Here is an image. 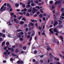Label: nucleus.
Segmentation results:
<instances>
[{"label": "nucleus", "instance_id": "aec40b11", "mask_svg": "<svg viewBox=\"0 0 64 64\" xmlns=\"http://www.w3.org/2000/svg\"><path fill=\"white\" fill-rule=\"evenodd\" d=\"M58 22H59V24H61L62 23V22L61 20H58Z\"/></svg>", "mask_w": 64, "mask_h": 64}, {"label": "nucleus", "instance_id": "bf43d9fd", "mask_svg": "<svg viewBox=\"0 0 64 64\" xmlns=\"http://www.w3.org/2000/svg\"><path fill=\"white\" fill-rule=\"evenodd\" d=\"M35 40H37V37L36 36L35 37Z\"/></svg>", "mask_w": 64, "mask_h": 64}, {"label": "nucleus", "instance_id": "052dcab7", "mask_svg": "<svg viewBox=\"0 0 64 64\" xmlns=\"http://www.w3.org/2000/svg\"><path fill=\"white\" fill-rule=\"evenodd\" d=\"M55 10H54L53 11V12L54 14L55 13Z\"/></svg>", "mask_w": 64, "mask_h": 64}, {"label": "nucleus", "instance_id": "1a4fd4ad", "mask_svg": "<svg viewBox=\"0 0 64 64\" xmlns=\"http://www.w3.org/2000/svg\"><path fill=\"white\" fill-rule=\"evenodd\" d=\"M49 55L50 57L51 58H53V56H52L51 53H50Z\"/></svg>", "mask_w": 64, "mask_h": 64}, {"label": "nucleus", "instance_id": "a19ab883", "mask_svg": "<svg viewBox=\"0 0 64 64\" xmlns=\"http://www.w3.org/2000/svg\"><path fill=\"white\" fill-rule=\"evenodd\" d=\"M39 17L40 18H41L42 17V14H40L39 16Z\"/></svg>", "mask_w": 64, "mask_h": 64}, {"label": "nucleus", "instance_id": "5701e85b", "mask_svg": "<svg viewBox=\"0 0 64 64\" xmlns=\"http://www.w3.org/2000/svg\"><path fill=\"white\" fill-rule=\"evenodd\" d=\"M30 21H31V22H34L35 21H36V20H34L33 19H32Z\"/></svg>", "mask_w": 64, "mask_h": 64}, {"label": "nucleus", "instance_id": "2f4dec72", "mask_svg": "<svg viewBox=\"0 0 64 64\" xmlns=\"http://www.w3.org/2000/svg\"><path fill=\"white\" fill-rule=\"evenodd\" d=\"M12 55L13 56H16L17 55L16 54H12Z\"/></svg>", "mask_w": 64, "mask_h": 64}, {"label": "nucleus", "instance_id": "4468645a", "mask_svg": "<svg viewBox=\"0 0 64 64\" xmlns=\"http://www.w3.org/2000/svg\"><path fill=\"white\" fill-rule=\"evenodd\" d=\"M26 16H30V14L28 12H27L26 14Z\"/></svg>", "mask_w": 64, "mask_h": 64}, {"label": "nucleus", "instance_id": "09e8293b", "mask_svg": "<svg viewBox=\"0 0 64 64\" xmlns=\"http://www.w3.org/2000/svg\"><path fill=\"white\" fill-rule=\"evenodd\" d=\"M4 50H6V49H7V47H6V46L4 47Z\"/></svg>", "mask_w": 64, "mask_h": 64}, {"label": "nucleus", "instance_id": "0e129e2a", "mask_svg": "<svg viewBox=\"0 0 64 64\" xmlns=\"http://www.w3.org/2000/svg\"><path fill=\"white\" fill-rule=\"evenodd\" d=\"M30 3H31V2H28L27 3V4H30Z\"/></svg>", "mask_w": 64, "mask_h": 64}, {"label": "nucleus", "instance_id": "412c9836", "mask_svg": "<svg viewBox=\"0 0 64 64\" xmlns=\"http://www.w3.org/2000/svg\"><path fill=\"white\" fill-rule=\"evenodd\" d=\"M63 1V0H58V3H60V2H62V1Z\"/></svg>", "mask_w": 64, "mask_h": 64}, {"label": "nucleus", "instance_id": "680f3d73", "mask_svg": "<svg viewBox=\"0 0 64 64\" xmlns=\"http://www.w3.org/2000/svg\"><path fill=\"white\" fill-rule=\"evenodd\" d=\"M28 28H27L26 29V31H28Z\"/></svg>", "mask_w": 64, "mask_h": 64}, {"label": "nucleus", "instance_id": "f704fd0d", "mask_svg": "<svg viewBox=\"0 0 64 64\" xmlns=\"http://www.w3.org/2000/svg\"><path fill=\"white\" fill-rule=\"evenodd\" d=\"M30 37V35H28L27 36V38H29Z\"/></svg>", "mask_w": 64, "mask_h": 64}, {"label": "nucleus", "instance_id": "49530a36", "mask_svg": "<svg viewBox=\"0 0 64 64\" xmlns=\"http://www.w3.org/2000/svg\"><path fill=\"white\" fill-rule=\"evenodd\" d=\"M3 63H6V60H4L3 61Z\"/></svg>", "mask_w": 64, "mask_h": 64}, {"label": "nucleus", "instance_id": "c756f323", "mask_svg": "<svg viewBox=\"0 0 64 64\" xmlns=\"http://www.w3.org/2000/svg\"><path fill=\"white\" fill-rule=\"evenodd\" d=\"M36 8H38V9L39 10L40 9V7H39V6H36Z\"/></svg>", "mask_w": 64, "mask_h": 64}, {"label": "nucleus", "instance_id": "f8f14e48", "mask_svg": "<svg viewBox=\"0 0 64 64\" xmlns=\"http://www.w3.org/2000/svg\"><path fill=\"white\" fill-rule=\"evenodd\" d=\"M24 23V22L23 21H21L20 22V25H23Z\"/></svg>", "mask_w": 64, "mask_h": 64}, {"label": "nucleus", "instance_id": "f3484780", "mask_svg": "<svg viewBox=\"0 0 64 64\" xmlns=\"http://www.w3.org/2000/svg\"><path fill=\"white\" fill-rule=\"evenodd\" d=\"M23 17V16H20L18 18V20H20L21 19V18Z\"/></svg>", "mask_w": 64, "mask_h": 64}, {"label": "nucleus", "instance_id": "4be33fe9", "mask_svg": "<svg viewBox=\"0 0 64 64\" xmlns=\"http://www.w3.org/2000/svg\"><path fill=\"white\" fill-rule=\"evenodd\" d=\"M50 4H53V1L52 0H51L50 1Z\"/></svg>", "mask_w": 64, "mask_h": 64}, {"label": "nucleus", "instance_id": "c03bdc74", "mask_svg": "<svg viewBox=\"0 0 64 64\" xmlns=\"http://www.w3.org/2000/svg\"><path fill=\"white\" fill-rule=\"evenodd\" d=\"M14 22H16L17 21V19H14Z\"/></svg>", "mask_w": 64, "mask_h": 64}, {"label": "nucleus", "instance_id": "39448f33", "mask_svg": "<svg viewBox=\"0 0 64 64\" xmlns=\"http://www.w3.org/2000/svg\"><path fill=\"white\" fill-rule=\"evenodd\" d=\"M10 23H11V22L9 21V22H7L6 23L7 24H8V25H10V26L12 25V24H11Z\"/></svg>", "mask_w": 64, "mask_h": 64}, {"label": "nucleus", "instance_id": "f257e3e1", "mask_svg": "<svg viewBox=\"0 0 64 64\" xmlns=\"http://www.w3.org/2000/svg\"><path fill=\"white\" fill-rule=\"evenodd\" d=\"M6 9V7L5 6H4V5H3L1 7L0 10L2 11H3L5 10Z\"/></svg>", "mask_w": 64, "mask_h": 64}, {"label": "nucleus", "instance_id": "8fccbe9b", "mask_svg": "<svg viewBox=\"0 0 64 64\" xmlns=\"http://www.w3.org/2000/svg\"><path fill=\"white\" fill-rule=\"evenodd\" d=\"M32 60L34 62H36V60H35L34 59H33Z\"/></svg>", "mask_w": 64, "mask_h": 64}, {"label": "nucleus", "instance_id": "ddd939ff", "mask_svg": "<svg viewBox=\"0 0 64 64\" xmlns=\"http://www.w3.org/2000/svg\"><path fill=\"white\" fill-rule=\"evenodd\" d=\"M52 41L54 42H56V39H55V38H53L52 39Z\"/></svg>", "mask_w": 64, "mask_h": 64}, {"label": "nucleus", "instance_id": "9d476101", "mask_svg": "<svg viewBox=\"0 0 64 64\" xmlns=\"http://www.w3.org/2000/svg\"><path fill=\"white\" fill-rule=\"evenodd\" d=\"M17 36L18 37V38H20V37H21V35L20 34V33H18V34H17Z\"/></svg>", "mask_w": 64, "mask_h": 64}, {"label": "nucleus", "instance_id": "3c124183", "mask_svg": "<svg viewBox=\"0 0 64 64\" xmlns=\"http://www.w3.org/2000/svg\"><path fill=\"white\" fill-rule=\"evenodd\" d=\"M32 37H31L30 38V41L31 40H32Z\"/></svg>", "mask_w": 64, "mask_h": 64}, {"label": "nucleus", "instance_id": "13d9d810", "mask_svg": "<svg viewBox=\"0 0 64 64\" xmlns=\"http://www.w3.org/2000/svg\"><path fill=\"white\" fill-rule=\"evenodd\" d=\"M34 4L32 3L31 4V6H33L34 5Z\"/></svg>", "mask_w": 64, "mask_h": 64}, {"label": "nucleus", "instance_id": "79ce46f5", "mask_svg": "<svg viewBox=\"0 0 64 64\" xmlns=\"http://www.w3.org/2000/svg\"><path fill=\"white\" fill-rule=\"evenodd\" d=\"M27 6L28 8H29V7H30V6H31V5L30 4H28Z\"/></svg>", "mask_w": 64, "mask_h": 64}, {"label": "nucleus", "instance_id": "a878e982", "mask_svg": "<svg viewBox=\"0 0 64 64\" xmlns=\"http://www.w3.org/2000/svg\"><path fill=\"white\" fill-rule=\"evenodd\" d=\"M34 25V24H33L32 23H31L30 24V25H31V26H33V25Z\"/></svg>", "mask_w": 64, "mask_h": 64}, {"label": "nucleus", "instance_id": "393cba45", "mask_svg": "<svg viewBox=\"0 0 64 64\" xmlns=\"http://www.w3.org/2000/svg\"><path fill=\"white\" fill-rule=\"evenodd\" d=\"M5 41H4V42H3L2 43V46L3 47V45H4V44H5Z\"/></svg>", "mask_w": 64, "mask_h": 64}, {"label": "nucleus", "instance_id": "69168bd1", "mask_svg": "<svg viewBox=\"0 0 64 64\" xmlns=\"http://www.w3.org/2000/svg\"><path fill=\"white\" fill-rule=\"evenodd\" d=\"M19 14L20 15H22V14H23V12H20L19 13Z\"/></svg>", "mask_w": 64, "mask_h": 64}, {"label": "nucleus", "instance_id": "58836bf2", "mask_svg": "<svg viewBox=\"0 0 64 64\" xmlns=\"http://www.w3.org/2000/svg\"><path fill=\"white\" fill-rule=\"evenodd\" d=\"M6 45L7 46L9 45V43L8 42H6Z\"/></svg>", "mask_w": 64, "mask_h": 64}, {"label": "nucleus", "instance_id": "338daca9", "mask_svg": "<svg viewBox=\"0 0 64 64\" xmlns=\"http://www.w3.org/2000/svg\"><path fill=\"white\" fill-rule=\"evenodd\" d=\"M62 16H64V13L62 14Z\"/></svg>", "mask_w": 64, "mask_h": 64}, {"label": "nucleus", "instance_id": "6e6d98bb", "mask_svg": "<svg viewBox=\"0 0 64 64\" xmlns=\"http://www.w3.org/2000/svg\"><path fill=\"white\" fill-rule=\"evenodd\" d=\"M55 60H58V61H59V58H55Z\"/></svg>", "mask_w": 64, "mask_h": 64}, {"label": "nucleus", "instance_id": "a211bd4d", "mask_svg": "<svg viewBox=\"0 0 64 64\" xmlns=\"http://www.w3.org/2000/svg\"><path fill=\"white\" fill-rule=\"evenodd\" d=\"M21 20H23V21H26V18H22Z\"/></svg>", "mask_w": 64, "mask_h": 64}, {"label": "nucleus", "instance_id": "de8ad7c7", "mask_svg": "<svg viewBox=\"0 0 64 64\" xmlns=\"http://www.w3.org/2000/svg\"><path fill=\"white\" fill-rule=\"evenodd\" d=\"M16 23L17 24L18 23H19V21L18 20H17V21L16 22Z\"/></svg>", "mask_w": 64, "mask_h": 64}, {"label": "nucleus", "instance_id": "72a5a7b5", "mask_svg": "<svg viewBox=\"0 0 64 64\" xmlns=\"http://www.w3.org/2000/svg\"><path fill=\"white\" fill-rule=\"evenodd\" d=\"M19 33H20V34H21L22 35H23L24 34V33L23 32H20Z\"/></svg>", "mask_w": 64, "mask_h": 64}, {"label": "nucleus", "instance_id": "864d4df0", "mask_svg": "<svg viewBox=\"0 0 64 64\" xmlns=\"http://www.w3.org/2000/svg\"><path fill=\"white\" fill-rule=\"evenodd\" d=\"M16 52H18V50L17 49L16 50Z\"/></svg>", "mask_w": 64, "mask_h": 64}, {"label": "nucleus", "instance_id": "9b49d317", "mask_svg": "<svg viewBox=\"0 0 64 64\" xmlns=\"http://www.w3.org/2000/svg\"><path fill=\"white\" fill-rule=\"evenodd\" d=\"M27 10L26 8H25L24 10L23 9L22 10L21 12H24V11H26Z\"/></svg>", "mask_w": 64, "mask_h": 64}, {"label": "nucleus", "instance_id": "20e7f679", "mask_svg": "<svg viewBox=\"0 0 64 64\" xmlns=\"http://www.w3.org/2000/svg\"><path fill=\"white\" fill-rule=\"evenodd\" d=\"M54 32H56V33H59V31L57 30V28H55L54 29Z\"/></svg>", "mask_w": 64, "mask_h": 64}, {"label": "nucleus", "instance_id": "423d86ee", "mask_svg": "<svg viewBox=\"0 0 64 64\" xmlns=\"http://www.w3.org/2000/svg\"><path fill=\"white\" fill-rule=\"evenodd\" d=\"M49 31L51 33H52L53 34H54V33H53V29L50 28L49 30Z\"/></svg>", "mask_w": 64, "mask_h": 64}, {"label": "nucleus", "instance_id": "603ef678", "mask_svg": "<svg viewBox=\"0 0 64 64\" xmlns=\"http://www.w3.org/2000/svg\"><path fill=\"white\" fill-rule=\"evenodd\" d=\"M2 36V37H5V34H3Z\"/></svg>", "mask_w": 64, "mask_h": 64}, {"label": "nucleus", "instance_id": "4d7b16f0", "mask_svg": "<svg viewBox=\"0 0 64 64\" xmlns=\"http://www.w3.org/2000/svg\"><path fill=\"white\" fill-rule=\"evenodd\" d=\"M37 51L36 50H35L34 52V53H35V54H36V53H37Z\"/></svg>", "mask_w": 64, "mask_h": 64}, {"label": "nucleus", "instance_id": "774afa93", "mask_svg": "<svg viewBox=\"0 0 64 64\" xmlns=\"http://www.w3.org/2000/svg\"><path fill=\"white\" fill-rule=\"evenodd\" d=\"M11 14L12 15H14V13L13 12H11Z\"/></svg>", "mask_w": 64, "mask_h": 64}, {"label": "nucleus", "instance_id": "c85d7f7f", "mask_svg": "<svg viewBox=\"0 0 64 64\" xmlns=\"http://www.w3.org/2000/svg\"><path fill=\"white\" fill-rule=\"evenodd\" d=\"M23 48L24 49V50H26L27 48L26 46H24V47H23Z\"/></svg>", "mask_w": 64, "mask_h": 64}, {"label": "nucleus", "instance_id": "bb28decb", "mask_svg": "<svg viewBox=\"0 0 64 64\" xmlns=\"http://www.w3.org/2000/svg\"><path fill=\"white\" fill-rule=\"evenodd\" d=\"M23 39L22 38H20V41H23Z\"/></svg>", "mask_w": 64, "mask_h": 64}, {"label": "nucleus", "instance_id": "37998d69", "mask_svg": "<svg viewBox=\"0 0 64 64\" xmlns=\"http://www.w3.org/2000/svg\"><path fill=\"white\" fill-rule=\"evenodd\" d=\"M54 19H56V17L55 16V14H54Z\"/></svg>", "mask_w": 64, "mask_h": 64}, {"label": "nucleus", "instance_id": "b1692460", "mask_svg": "<svg viewBox=\"0 0 64 64\" xmlns=\"http://www.w3.org/2000/svg\"><path fill=\"white\" fill-rule=\"evenodd\" d=\"M16 6L17 7H18L19 6V4H15Z\"/></svg>", "mask_w": 64, "mask_h": 64}, {"label": "nucleus", "instance_id": "e433bc0d", "mask_svg": "<svg viewBox=\"0 0 64 64\" xmlns=\"http://www.w3.org/2000/svg\"><path fill=\"white\" fill-rule=\"evenodd\" d=\"M36 27H37V28H38V23H36Z\"/></svg>", "mask_w": 64, "mask_h": 64}, {"label": "nucleus", "instance_id": "0eeeda50", "mask_svg": "<svg viewBox=\"0 0 64 64\" xmlns=\"http://www.w3.org/2000/svg\"><path fill=\"white\" fill-rule=\"evenodd\" d=\"M17 63L18 64H23V61H20L19 60H18L17 62Z\"/></svg>", "mask_w": 64, "mask_h": 64}, {"label": "nucleus", "instance_id": "4c0bfd02", "mask_svg": "<svg viewBox=\"0 0 64 64\" xmlns=\"http://www.w3.org/2000/svg\"><path fill=\"white\" fill-rule=\"evenodd\" d=\"M47 48H48V49L50 50H51H51H52L51 49V48H50V47H49V46H47Z\"/></svg>", "mask_w": 64, "mask_h": 64}, {"label": "nucleus", "instance_id": "6e6552de", "mask_svg": "<svg viewBox=\"0 0 64 64\" xmlns=\"http://www.w3.org/2000/svg\"><path fill=\"white\" fill-rule=\"evenodd\" d=\"M15 46H12V52H13V51H14V48H15Z\"/></svg>", "mask_w": 64, "mask_h": 64}, {"label": "nucleus", "instance_id": "7ed1b4c3", "mask_svg": "<svg viewBox=\"0 0 64 64\" xmlns=\"http://www.w3.org/2000/svg\"><path fill=\"white\" fill-rule=\"evenodd\" d=\"M58 24V22H57V21H56L54 23V26H56V25H57Z\"/></svg>", "mask_w": 64, "mask_h": 64}, {"label": "nucleus", "instance_id": "473e14b6", "mask_svg": "<svg viewBox=\"0 0 64 64\" xmlns=\"http://www.w3.org/2000/svg\"><path fill=\"white\" fill-rule=\"evenodd\" d=\"M61 11L63 12H64V8H62V9L61 10Z\"/></svg>", "mask_w": 64, "mask_h": 64}, {"label": "nucleus", "instance_id": "dca6fc26", "mask_svg": "<svg viewBox=\"0 0 64 64\" xmlns=\"http://www.w3.org/2000/svg\"><path fill=\"white\" fill-rule=\"evenodd\" d=\"M31 11H32V10L31 9H29L28 10V12H31Z\"/></svg>", "mask_w": 64, "mask_h": 64}, {"label": "nucleus", "instance_id": "e2e57ef3", "mask_svg": "<svg viewBox=\"0 0 64 64\" xmlns=\"http://www.w3.org/2000/svg\"><path fill=\"white\" fill-rule=\"evenodd\" d=\"M8 50H10L11 49V48H8Z\"/></svg>", "mask_w": 64, "mask_h": 64}, {"label": "nucleus", "instance_id": "f03ea898", "mask_svg": "<svg viewBox=\"0 0 64 64\" xmlns=\"http://www.w3.org/2000/svg\"><path fill=\"white\" fill-rule=\"evenodd\" d=\"M38 10H37L36 9H35V8H33V9L32 10V12L33 13V14H34L35 13L36 11H37Z\"/></svg>", "mask_w": 64, "mask_h": 64}, {"label": "nucleus", "instance_id": "ea45409f", "mask_svg": "<svg viewBox=\"0 0 64 64\" xmlns=\"http://www.w3.org/2000/svg\"><path fill=\"white\" fill-rule=\"evenodd\" d=\"M35 3H38V0H36L35 1Z\"/></svg>", "mask_w": 64, "mask_h": 64}, {"label": "nucleus", "instance_id": "c9c22d12", "mask_svg": "<svg viewBox=\"0 0 64 64\" xmlns=\"http://www.w3.org/2000/svg\"><path fill=\"white\" fill-rule=\"evenodd\" d=\"M40 62H41V63H43V60H40Z\"/></svg>", "mask_w": 64, "mask_h": 64}, {"label": "nucleus", "instance_id": "6ab92c4d", "mask_svg": "<svg viewBox=\"0 0 64 64\" xmlns=\"http://www.w3.org/2000/svg\"><path fill=\"white\" fill-rule=\"evenodd\" d=\"M58 28H61V27H62V26L61 25H60V24H58Z\"/></svg>", "mask_w": 64, "mask_h": 64}, {"label": "nucleus", "instance_id": "5fc2aeb1", "mask_svg": "<svg viewBox=\"0 0 64 64\" xmlns=\"http://www.w3.org/2000/svg\"><path fill=\"white\" fill-rule=\"evenodd\" d=\"M56 16H57V15H58V12H56Z\"/></svg>", "mask_w": 64, "mask_h": 64}, {"label": "nucleus", "instance_id": "cd10ccee", "mask_svg": "<svg viewBox=\"0 0 64 64\" xmlns=\"http://www.w3.org/2000/svg\"><path fill=\"white\" fill-rule=\"evenodd\" d=\"M35 32H33V34H31L32 36H33V35H34V34H35Z\"/></svg>", "mask_w": 64, "mask_h": 64}, {"label": "nucleus", "instance_id": "2eb2a0df", "mask_svg": "<svg viewBox=\"0 0 64 64\" xmlns=\"http://www.w3.org/2000/svg\"><path fill=\"white\" fill-rule=\"evenodd\" d=\"M7 6H8L9 8H11V6L9 4H7Z\"/></svg>", "mask_w": 64, "mask_h": 64}, {"label": "nucleus", "instance_id": "7c9ffc66", "mask_svg": "<svg viewBox=\"0 0 64 64\" xmlns=\"http://www.w3.org/2000/svg\"><path fill=\"white\" fill-rule=\"evenodd\" d=\"M22 5L23 8H24V7H25V4H22Z\"/></svg>", "mask_w": 64, "mask_h": 64}, {"label": "nucleus", "instance_id": "a18cd8bd", "mask_svg": "<svg viewBox=\"0 0 64 64\" xmlns=\"http://www.w3.org/2000/svg\"><path fill=\"white\" fill-rule=\"evenodd\" d=\"M37 4L39 5V6H41V5H42L41 4V3H40L39 4Z\"/></svg>", "mask_w": 64, "mask_h": 64}]
</instances>
